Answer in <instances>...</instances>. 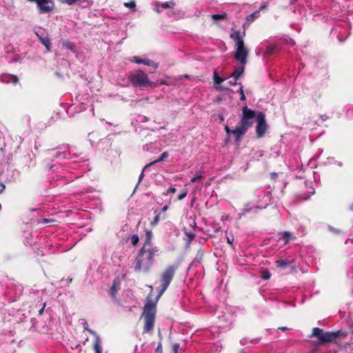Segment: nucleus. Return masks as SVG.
Returning a JSON list of instances; mask_svg holds the SVG:
<instances>
[{
	"label": "nucleus",
	"mask_w": 353,
	"mask_h": 353,
	"mask_svg": "<svg viewBox=\"0 0 353 353\" xmlns=\"http://www.w3.org/2000/svg\"><path fill=\"white\" fill-rule=\"evenodd\" d=\"M168 157V153L167 152H163L160 157L159 159H157V160L152 161V162H150V163L147 164L145 167H144V169H146L147 168H148L149 166L156 163H159V162H161L162 161H163L165 158H167Z\"/></svg>",
	"instance_id": "nucleus-24"
},
{
	"label": "nucleus",
	"mask_w": 353,
	"mask_h": 353,
	"mask_svg": "<svg viewBox=\"0 0 353 353\" xmlns=\"http://www.w3.org/2000/svg\"><path fill=\"white\" fill-rule=\"evenodd\" d=\"M232 79L228 81V83L230 85H235L236 84V80L237 79H233V78H231Z\"/></svg>",
	"instance_id": "nucleus-45"
},
{
	"label": "nucleus",
	"mask_w": 353,
	"mask_h": 353,
	"mask_svg": "<svg viewBox=\"0 0 353 353\" xmlns=\"http://www.w3.org/2000/svg\"><path fill=\"white\" fill-rule=\"evenodd\" d=\"M0 82L17 84L19 82V78L14 74H2L0 75Z\"/></svg>",
	"instance_id": "nucleus-13"
},
{
	"label": "nucleus",
	"mask_w": 353,
	"mask_h": 353,
	"mask_svg": "<svg viewBox=\"0 0 353 353\" xmlns=\"http://www.w3.org/2000/svg\"><path fill=\"white\" fill-rule=\"evenodd\" d=\"M266 7H267V5H266V4H263V6H261L260 7V8H259V11L260 12L261 10H263V9H264V8H265Z\"/></svg>",
	"instance_id": "nucleus-53"
},
{
	"label": "nucleus",
	"mask_w": 353,
	"mask_h": 353,
	"mask_svg": "<svg viewBox=\"0 0 353 353\" xmlns=\"http://www.w3.org/2000/svg\"><path fill=\"white\" fill-rule=\"evenodd\" d=\"M176 191V189L175 188L171 187L167 190V192L165 194H171V193L173 194V193H175Z\"/></svg>",
	"instance_id": "nucleus-40"
},
{
	"label": "nucleus",
	"mask_w": 353,
	"mask_h": 353,
	"mask_svg": "<svg viewBox=\"0 0 353 353\" xmlns=\"http://www.w3.org/2000/svg\"><path fill=\"white\" fill-rule=\"evenodd\" d=\"M328 230L334 234H336L339 232V230H337L332 226H328Z\"/></svg>",
	"instance_id": "nucleus-43"
},
{
	"label": "nucleus",
	"mask_w": 353,
	"mask_h": 353,
	"mask_svg": "<svg viewBox=\"0 0 353 353\" xmlns=\"http://www.w3.org/2000/svg\"><path fill=\"white\" fill-rule=\"evenodd\" d=\"M314 192H315L314 188L311 187L310 188V190L308 191V195L307 196V197H305L304 199H308L310 196H312V194H314Z\"/></svg>",
	"instance_id": "nucleus-36"
},
{
	"label": "nucleus",
	"mask_w": 353,
	"mask_h": 353,
	"mask_svg": "<svg viewBox=\"0 0 353 353\" xmlns=\"http://www.w3.org/2000/svg\"><path fill=\"white\" fill-rule=\"evenodd\" d=\"M276 264L277 267L281 268L282 269L286 268L289 265V263L283 259L276 261Z\"/></svg>",
	"instance_id": "nucleus-26"
},
{
	"label": "nucleus",
	"mask_w": 353,
	"mask_h": 353,
	"mask_svg": "<svg viewBox=\"0 0 353 353\" xmlns=\"http://www.w3.org/2000/svg\"><path fill=\"white\" fill-rule=\"evenodd\" d=\"M270 176L272 179H275L277 176V174L275 172H272L270 174Z\"/></svg>",
	"instance_id": "nucleus-50"
},
{
	"label": "nucleus",
	"mask_w": 353,
	"mask_h": 353,
	"mask_svg": "<svg viewBox=\"0 0 353 353\" xmlns=\"http://www.w3.org/2000/svg\"><path fill=\"white\" fill-rule=\"evenodd\" d=\"M203 177H204V176H203V175L202 172L200 171V172H199V174H198L196 176H194V177H192V178L191 179V180H190V183H195L196 181H198V180H199V179H203Z\"/></svg>",
	"instance_id": "nucleus-28"
},
{
	"label": "nucleus",
	"mask_w": 353,
	"mask_h": 353,
	"mask_svg": "<svg viewBox=\"0 0 353 353\" xmlns=\"http://www.w3.org/2000/svg\"><path fill=\"white\" fill-rule=\"evenodd\" d=\"M250 210H251V208L248 209V208H246L245 209V212H249V211H250Z\"/></svg>",
	"instance_id": "nucleus-60"
},
{
	"label": "nucleus",
	"mask_w": 353,
	"mask_h": 353,
	"mask_svg": "<svg viewBox=\"0 0 353 353\" xmlns=\"http://www.w3.org/2000/svg\"><path fill=\"white\" fill-rule=\"evenodd\" d=\"M156 311V302L149 301L145 303L142 315L144 321V332H149L153 330Z\"/></svg>",
	"instance_id": "nucleus-2"
},
{
	"label": "nucleus",
	"mask_w": 353,
	"mask_h": 353,
	"mask_svg": "<svg viewBox=\"0 0 353 353\" xmlns=\"http://www.w3.org/2000/svg\"><path fill=\"white\" fill-rule=\"evenodd\" d=\"M337 164H338L339 166H341L342 165V163L341 162H339Z\"/></svg>",
	"instance_id": "nucleus-61"
},
{
	"label": "nucleus",
	"mask_w": 353,
	"mask_h": 353,
	"mask_svg": "<svg viewBox=\"0 0 353 353\" xmlns=\"http://www.w3.org/2000/svg\"><path fill=\"white\" fill-rule=\"evenodd\" d=\"M155 10H156L157 12H159V13L162 11L161 8H159V7L156 8Z\"/></svg>",
	"instance_id": "nucleus-54"
},
{
	"label": "nucleus",
	"mask_w": 353,
	"mask_h": 353,
	"mask_svg": "<svg viewBox=\"0 0 353 353\" xmlns=\"http://www.w3.org/2000/svg\"><path fill=\"white\" fill-rule=\"evenodd\" d=\"M226 17H227V14L224 12L222 13H220V14H215L211 15L212 19L215 23H216L218 21H223V20L225 19Z\"/></svg>",
	"instance_id": "nucleus-22"
},
{
	"label": "nucleus",
	"mask_w": 353,
	"mask_h": 353,
	"mask_svg": "<svg viewBox=\"0 0 353 353\" xmlns=\"http://www.w3.org/2000/svg\"><path fill=\"white\" fill-rule=\"evenodd\" d=\"M34 33L40 42L46 47L47 52H50L51 50V41L46 30L40 27L34 30Z\"/></svg>",
	"instance_id": "nucleus-9"
},
{
	"label": "nucleus",
	"mask_w": 353,
	"mask_h": 353,
	"mask_svg": "<svg viewBox=\"0 0 353 353\" xmlns=\"http://www.w3.org/2000/svg\"><path fill=\"white\" fill-rule=\"evenodd\" d=\"M83 328L90 332L94 338V351L95 353H102V342L99 334L94 330L88 328V324L85 322L83 324Z\"/></svg>",
	"instance_id": "nucleus-12"
},
{
	"label": "nucleus",
	"mask_w": 353,
	"mask_h": 353,
	"mask_svg": "<svg viewBox=\"0 0 353 353\" xmlns=\"http://www.w3.org/2000/svg\"><path fill=\"white\" fill-rule=\"evenodd\" d=\"M168 209V205H164L161 209V212H165Z\"/></svg>",
	"instance_id": "nucleus-51"
},
{
	"label": "nucleus",
	"mask_w": 353,
	"mask_h": 353,
	"mask_svg": "<svg viewBox=\"0 0 353 353\" xmlns=\"http://www.w3.org/2000/svg\"><path fill=\"white\" fill-rule=\"evenodd\" d=\"M77 1H83V5H82L83 8L88 7L91 5V2L89 0H64L63 1V3H67L68 5H73L74 3H77Z\"/></svg>",
	"instance_id": "nucleus-21"
},
{
	"label": "nucleus",
	"mask_w": 353,
	"mask_h": 353,
	"mask_svg": "<svg viewBox=\"0 0 353 353\" xmlns=\"http://www.w3.org/2000/svg\"><path fill=\"white\" fill-rule=\"evenodd\" d=\"M225 132H226V134H227L228 135H229V134H232V133H231V131H232V130H230L228 125H225Z\"/></svg>",
	"instance_id": "nucleus-46"
},
{
	"label": "nucleus",
	"mask_w": 353,
	"mask_h": 353,
	"mask_svg": "<svg viewBox=\"0 0 353 353\" xmlns=\"http://www.w3.org/2000/svg\"><path fill=\"white\" fill-rule=\"evenodd\" d=\"M244 72V67L239 66L235 68L234 71L230 76V78L238 79Z\"/></svg>",
	"instance_id": "nucleus-20"
},
{
	"label": "nucleus",
	"mask_w": 353,
	"mask_h": 353,
	"mask_svg": "<svg viewBox=\"0 0 353 353\" xmlns=\"http://www.w3.org/2000/svg\"><path fill=\"white\" fill-rule=\"evenodd\" d=\"M0 186H1V189H0V194H1L5 189L6 186L2 183L0 184Z\"/></svg>",
	"instance_id": "nucleus-49"
},
{
	"label": "nucleus",
	"mask_w": 353,
	"mask_h": 353,
	"mask_svg": "<svg viewBox=\"0 0 353 353\" xmlns=\"http://www.w3.org/2000/svg\"><path fill=\"white\" fill-rule=\"evenodd\" d=\"M243 114L240 122L239 123L244 129H248L252 126L253 119L255 117V112L253 110L248 109L246 106L243 108Z\"/></svg>",
	"instance_id": "nucleus-6"
},
{
	"label": "nucleus",
	"mask_w": 353,
	"mask_h": 353,
	"mask_svg": "<svg viewBox=\"0 0 353 353\" xmlns=\"http://www.w3.org/2000/svg\"><path fill=\"white\" fill-rule=\"evenodd\" d=\"M187 191H183L182 192L181 194H179V195L178 196V199L179 200H182L183 199H184L186 196H187Z\"/></svg>",
	"instance_id": "nucleus-34"
},
{
	"label": "nucleus",
	"mask_w": 353,
	"mask_h": 353,
	"mask_svg": "<svg viewBox=\"0 0 353 353\" xmlns=\"http://www.w3.org/2000/svg\"><path fill=\"white\" fill-rule=\"evenodd\" d=\"M259 13V11H256L255 12H254V13H252V14H250V15L248 17V21H250V20L253 19L255 17V16H256V14H258Z\"/></svg>",
	"instance_id": "nucleus-38"
},
{
	"label": "nucleus",
	"mask_w": 353,
	"mask_h": 353,
	"mask_svg": "<svg viewBox=\"0 0 353 353\" xmlns=\"http://www.w3.org/2000/svg\"><path fill=\"white\" fill-rule=\"evenodd\" d=\"M178 268V264H172L166 267L165 269L161 272L160 279L161 285V289L157 296V301L168 289L171 281H172V279L174 276Z\"/></svg>",
	"instance_id": "nucleus-3"
},
{
	"label": "nucleus",
	"mask_w": 353,
	"mask_h": 353,
	"mask_svg": "<svg viewBox=\"0 0 353 353\" xmlns=\"http://www.w3.org/2000/svg\"><path fill=\"white\" fill-rule=\"evenodd\" d=\"M139 238L137 234H134L132 236L130 242L133 245H137L139 243Z\"/></svg>",
	"instance_id": "nucleus-30"
},
{
	"label": "nucleus",
	"mask_w": 353,
	"mask_h": 353,
	"mask_svg": "<svg viewBox=\"0 0 353 353\" xmlns=\"http://www.w3.org/2000/svg\"><path fill=\"white\" fill-rule=\"evenodd\" d=\"M158 251L159 250L155 249L146 250L145 248H141L134 261L135 271L148 273L152 266L154 257Z\"/></svg>",
	"instance_id": "nucleus-1"
},
{
	"label": "nucleus",
	"mask_w": 353,
	"mask_h": 353,
	"mask_svg": "<svg viewBox=\"0 0 353 353\" xmlns=\"http://www.w3.org/2000/svg\"><path fill=\"white\" fill-rule=\"evenodd\" d=\"M130 61L135 62L136 63H138V64H144L146 65H151L155 69L157 68V67H158L157 63H156L153 62L152 61L148 59H142L138 57H132L130 59Z\"/></svg>",
	"instance_id": "nucleus-14"
},
{
	"label": "nucleus",
	"mask_w": 353,
	"mask_h": 353,
	"mask_svg": "<svg viewBox=\"0 0 353 353\" xmlns=\"http://www.w3.org/2000/svg\"><path fill=\"white\" fill-rule=\"evenodd\" d=\"M312 12L316 13V15L321 14L322 13H320V8L319 7H315L314 8H310Z\"/></svg>",
	"instance_id": "nucleus-35"
},
{
	"label": "nucleus",
	"mask_w": 353,
	"mask_h": 353,
	"mask_svg": "<svg viewBox=\"0 0 353 353\" xmlns=\"http://www.w3.org/2000/svg\"><path fill=\"white\" fill-rule=\"evenodd\" d=\"M161 351V345L159 344L158 347H157V352Z\"/></svg>",
	"instance_id": "nucleus-57"
},
{
	"label": "nucleus",
	"mask_w": 353,
	"mask_h": 353,
	"mask_svg": "<svg viewBox=\"0 0 353 353\" xmlns=\"http://www.w3.org/2000/svg\"><path fill=\"white\" fill-rule=\"evenodd\" d=\"M145 170V169H144V168H143V170H142V172H141V174L139 175V183H140V182H141V181L142 180V179H143V176H144L143 172H144Z\"/></svg>",
	"instance_id": "nucleus-48"
},
{
	"label": "nucleus",
	"mask_w": 353,
	"mask_h": 353,
	"mask_svg": "<svg viewBox=\"0 0 353 353\" xmlns=\"http://www.w3.org/2000/svg\"><path fill=\"white\" fill-rule=\"evenodd\" d=\"M289 43L291 44V45H294L295 42L294 40L290 39H289Z\"/></svg>",
	"instance_id": "nucleus-56"
},
{
	"label": "nucleus",
	"mask_w": 353,
	"mask_h": 353,
	"mask_svg": "<svg viewBox=\"0 0 353 353\" xmlns=\"http://www.w3.org/2000/svg\"><path fill=\"white\" fill-rule=\"evenodd\" d=\"M279 239L282 240L284 242V244H287L290 240H294L296 239L293 233L285 231L279 234Z\"/></svg>",
	"instance_id": "nucleus-18"
},
{
	"label": "nucleus",
	"mask_w": 353,
	"mask_h": 353,
	"mask_svg": "<svg viewBox=\"0 0 353 353\" xmlns=\"http://www.w3.org/2000/svg\"><path fill=\"white\" fill-rule=\"evenodd\" d=\"M179 349V343H174L172 347V350L174 353H178V350Z\"/></svg>",
	"instance_id": "nucleus-37"
},
{
	"label": "nucleus",
	"mask_w": 353,
	"mask_h": 353,
	"mask_svg": "<svg viewBox=\"0 0 353 353\" xmlns=\"http://www.w3.org/2000/svg\"><path fill=\"white\" fill-rule=\"evenodd\" d=\"M174 6V3L172 1L170 2H164L161 4V10L167 9V8H172Z\"/></svg>",
	"instance_id": "nucleus-27"
},
{
	"label": "nucleus",
	"mask_w": 353,
	"mask_h": 353,
	"mask_svg": "<svg viewBox=\"0 0 353 353\" xmlns=\"http://www.w3.org/2000/svg\"><path fill=\"white\" fill-rule=\"evenodd\" d=\"M31 2H35L39 9V13L46 14L52 12L54 9V3L52 0H28Z\"/></svg>",
	"instance_id": "nucleus-7"
},
{
	"label": "nucleus",
	"mask_w": 353,
	"mask_h": 353,
	"mask_svg": "<svg viewBox=\"0 0 353 353\" xmlns=\"http://www.w3.org/2000/svg\"><path fill=\"white\" fill-rule=\"evenodd\" d=\"M129 79L132 85L135 87H152L154 84L148 79L147 74L141 70H138L131 73L129 75Z\"/></svg>",
	"instance_id": "nucleus-4"
},
{
	"label": "nucleus",
	"mask_w": 353,
	"mask_h": 353,
	"mask_svg": "<svg viewBox=\"0 0 353 353\" xmlns=\"http://www.w3.org/2000/svg\"><path fill=\"white\" fill-rule=\"evenodd\" d=\"M275 48H276V46H268L266 48V50H265V53L270 54L274 51Z\"/></svg>",
	"instance_id": "nucleus-33"
},
{
	"label": "nucleus",
	"mask_w": 353,
	"mask_h": 353,
	"mask_svg": "<svg viewBox=\"0 0 353 353\" xmlns=\"http://www.w3.org/2000/svg\"><path fill=\"white\" fill-rule=\"evenodd\" d=\"M124 6L127 8H129L132 10H134L136 8V4L134 1L124 3Z\"/></svg>",
	"instance_id": "nucleus-31"
},
{
	"label": "nucleus",
	"mask_w": 353,
	"mask_h": 353,
	"mask_svg": "<svg viewBox=\"0 0 353 353\" xmlns=\"http://www.w3.org/2000/svg\"><path fill=\"white\" fill-rule=\"evenodd\" d=\"M245 35V31L243 32V34L242 35L239 30H235L234 29L232 30V33L230 34V37L235 41V45L239 43H243V36Z\"/></svg>",
	"instance_id": "nucleus-15"
},
{
	"label": "nucleus",
	"mask_w": 353,
	"mask_h": 353,
	"mask_svg": "<svg viewBox=\"0 0 353 353\" xmlns=\"http://www.w3.org/2000/svg\"><path fill=\"white\" fill-rule=\"evenodd\" d=\"M203 255V251L199 250L195 257V261L199 263L202 259Z\"/></svg>",
	"instance_id": "nucleus-32"
},
{
	"label": "nucleus",
	"mask_w": 353,
	"mask_h": 353,
	"mask_svg": "<svg viewBox=\"0 0 353 353\" xmlns=\"http://www.w3.org/2000/svg\"><path fill=\"white\" fill-rule=\"evenodd\" d=\"M46 307V303H43V307L39 310V314L42 315Z\"/></svg>",
	"instance_id": "nucleus-47"
},
{
	"label": "nucleus",
	"mask_w": 353,
	"mask_h": 353,
	"mask_svg": "<svg viewBox=\"0 0 353 353\" xmlns=\"http://www.w3.org/2000/svg\"><path fill=\"white\" fill-rule=\"evenodd\" d=\"M120 282L119 279H114L110 288V296L114 297L119 289Z\"/></svg>",
	"instance_id": "nucleus-19"
},
{
	"label": "nucleus",
	"mask_w": 353,
	"mask_h": 353,
	"mask_svg": "<svg viewBox=\"0 0 353 353\" xmlns=\"http://www.w3.org/2000/svg\"><path fill=\"white\" fill-rule=\"evenodd\" d=\"M52 222V219H43L42 220H41L39 221L40 223H42V224H47V223H51Z\"/></svg>",
	"instance_id": "nucleus-41"
},
{
	"label": "nucleus",
	"mask_w": 353,
	"mask_h": 353,
	"mask_svg": "<svg viewBox=\"0 0 353 353\" xmlns=\"http://www.w3.org/2000/svg\"><path fill=\"white\" fill-rule=\"evenodd\" d=\"M79 3V5L82 7V5H83V1H77Z\"/></svg>",
	"instance_id": "nucleus-58"
},
{
	"label": "nucleus",
	"mask_w": 353,
	"mask_h": 353,
	"mask_svg": "<svg viewBox=\"0 0 353 353\" xmlns=\"http://www.w3.org/2000/svg\"><path fill=\"white\" fill-rule=\"evenodd\" d=\"M152 236V232L151 231H147L146 233H145V242H144V244H143V247L141 248H145L146 250H151V249L158 250V248L157 247H153L151 245Z\"/></svg>",
	"instance_id": "nucleus-17"
},
{
	"label": "nucleus",
	"mask_w": 353,
	"mask_h": 353,
	"mask_svg": "<svg viewBox=\"0 0 353 353\" xmlns=\"http://www.w3.org/2000/svg\"><path fill=\"white\" fill-rule=\"evenodd\" d=\"M270 276H271V274L268 270H263L262 275H261V278L263 279L268 280L270 278Z\"/></svg>",
	"instance_id": "nucleus-29"
},
{
	"label": "nucleus",
	"mask_w": 353,
	"mask_h": 353,
	"mask_svg": "<svg viewBox=\"0 0 353 353\" xmlns=\"http://www.w3.org/2000/svg\"><path fill=\"white\" fill-rule=\"evenodd\" d=\"M256 119L257 122V125L256 127V133L257 137L261 138L263 137L267 128L265 114L263 112H259L256 115Z\"/></svg>",
	"instance_id": "nucleus-11"
},
{
	"label": "nucleus",
	"mask_w": 353,
	"mask_h": 353,
	"mask_svg": "<svg viewBox=\"0 0 353 353\" xmlns=\"http://www.w3.org/2000/svg\"><path fill=\"white\" fill-rule=\"evenodd\" d=\"M240 92H241L240 100L241 101H244L245 99V96L244 94L242 85H241V87H240Z\"/></svg>",
	"instance_id": "nucleus-39"
},
{
	"label": "nucleus",
	"mask_w": 353,
	"mask_h": 353,
	"mask_svg": "<svg viewBox=\"0 0 353 353\" xmlns=\"http://www.w3.org/2000/svg\"><path fill=\"white\" fill-rule=\"evenodd\" d=\"M288 328L286 327H278V330H286Z\"/></svg>",
	"instance_id": "nucleus-55"
},
{
	"label": "nucleus",
	"mask_w": 353,
	"mask_h": 353,
	"mask_svg": "<svg viewBox=\"0 0 353 353\" xmlns=\"http://www.w3.org/2000/svg\"><path fill=\"white\" fill-rule=\"evenodd\" d=\"M312 335L317 337L320 341L324 343L331 342L339 336L338 332H324L319 327L313 329Z\"/></svg>",
	"instance_id": "nucleus-5"
},
{
	"label": "nucleus",
	"mask_w": 353,
	"mask_h": 353,
	"mask_svg": "<svg viewBox=\"0 0 353 353\" xmlns=\"http://www.w3.org/2000/svg\"><path fill=\"white\" fill-rule=\"evenodd\" d=\"M221 119L223 121V118L222 116H221Z\"/></svg>",
	"instance_id": "nucleus-64"
},
{
	"label": "nucleus",
	"mask_w": 353,
	"mask_h": 353,
	"mask_svg": "<svg viewBox=\"0 0 353 353\" xmlns=\"http://www.w3.org/2000/svg\"><path fill=\"white\" fill-rule=\"evenodd\" d=\"M246 131L243 126L238 123L236 128L231 131V133L236 137V141H239Z\"/></svg>",
	"instance_id": "nucleus-16"
},
{
	"label": "nucleus",
	"mask_w": 353,
	"mask_h": 353,
	"mask_svg": "<svg viewBox=\"0 0 353 353\" xmlns=\"http://www.w3.org/2000/svg\"><path fill=\"white\" fill-rule=\"evenodd\" d=\"M226 239H227V242L229 243V244H232L234 241V237L232 236H226Z\"/></svg>",
	"instance_id": "nucleus-44"
},
{
	"label": "nucleus",
	"mask_w": 353,
	"mask_h": 353,
	"mask_svg": "<svg viewBox=\"0 0 353 353\" xmlns=\"http://www.w3.org/2000/svg\"><path fill=\"white\" fill-rule=\"evenodd\" d=\"M350 210L353 211V203L350 205Z\"/></svg>",
	"instance_id": "nucleus-59"
},
{
	"label": "nucleus",
	"mask_w": 353,
	"mask_h": 353,
	"mask_svg": "<svg viewBox=\"0 0 353 353\" xmlns=\"http://www.w3.org/2000/svg\"><path fill=\"white\" fill-rule=\"evenodd\" d=\"M53 167H54V166H52H52H50V167H49V169H50V170H52V169L53 168Z\"/></svg>",
	"instance_id": "nucleus-63"
},
{
	"label": "nucleus",
	"mask_w": 353,
	"mask_h": 353,
	"mask_svg": "<svg viewBox=\"0 0 353 353\" xmlns=\"http://www.w3.org/2000/svg\"><path fill=\"white\" fill-rule=\"evenodd\" d=\"M234 48L235 59L239 61L242 65L245 64L247 62V57L248 55V50L245 46L244 43L235 45Z\"/></svg>",
	"instance_id": "nucleus-8"
},
{
	"label": "nucleus",
	"mask_w": 353,
	"mask_h": 353,
	"mask_svg": "<svg viewBox=\"0 0 353 353\" xmlns=\"http://www.w3.org/2000/svg\"><path fill=\"white\" fill-rule=\"evenodd\" d=\"M72 150H71V149L67 150V149L64 148V149H60L59 150H52L49 152V154L51 157H55L57 159H58L59 160L65 159H72L73 158L77 157L74 153L72 154Z\"/></svg>",
	"instance_id": "nucleus-10"
},
{
	"label": "nucleus",
	"mask_w": 353,
	"mask_h": 353,
	"mask_svg": "<svg viewBox=\"0 0 353 353\" xmlns=\"http://www.w3.org/2000/svg\"><path fill=\"white\" fill-rule=\"evenodd\" d=\"M321 117L323 121H325L328 119V117L325 114L321 115Z\"/></svg>",
	"instance_id": "nucleus-52"
},
{
	"label": "nucleus",
	"mask_w": 353,
	"mask_h": 353,
	"mask_svg": "<svg viewBox=\"0 0 353 353\" xmlns=\"http://www.w3.org/2000/svg\"><path fill=\"white\" fill-rule=\"evenodd\" d=\"M73 162H74V163H79V161H73Z\"/></svg>",
	"instance_id": "nucleus-62"
},
{
	"label": "nucleus",
	"mask_w": 353,
	"mask_h": 353,
	"mask_svg": "<svg viewBox=\"0 0 353 353\" xmlns=\"http://www.w3.org/2000/svg\"><path fill=\"white\" fill-rule=\"evenodd\" d=\"M159 217H160V215L159 214H157L153 220V221L152 222V225H156L159 223Z\"/></svg>",
	"instance_id": "nucleus-42"
},
{
	"label": "nucleus",
	"mask_w": 353,
	"mask_h": 353,
	"mask_svg": "<svg viewBox=\"0 0 353 353\" xmlns=\"http://www.w3.org/2000/svg\"><path fill=\"white\" fill-rule=\"evenodd\" d=\"M213 80L215 84V88L217 89V85L223 82L225 79L219 77L216 72H214L213 75Z\"/></svg>",
	"instance_id": "nucleus-25"
},
{
	"label": "nucleus",
	"mask_w": 353,
	"mask_h": 353,
	"mask_svg": "<svg viewBox=\"0 0 353 353\" xmlns=\"http://www.w3.org/2000/svg\"><path fill=\"white\" fill-rule=\"evenodd\" d=\"M62 46L64 48L69 50L71 52L75 51V49H76L75 45L72 42H71L68 40L63 41L62 43Z\"/></svg>",
	"instance_id": "nucleus-23"
}]
</instances>
